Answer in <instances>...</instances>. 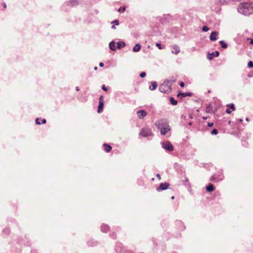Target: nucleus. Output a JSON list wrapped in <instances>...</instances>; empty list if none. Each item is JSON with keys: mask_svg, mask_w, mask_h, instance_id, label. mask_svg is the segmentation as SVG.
<instances>
[{"mask_svg": "<svg viewBox=\"0 0 253 253\" xmlns=\"http://www.w3.org/2000/svg\"><path fill=\"white\" fill-rule=\"evenodd\" d=\"M118 48H121L125 46V43L123 42H119L117 43Z\"/></svg>", "mask_w": 253, "mask_h": 253, "instance_id": "21", "label": "nucleus"}, {"mask_svg": "<svg viewBox=\"0 0 253 253\" xmlns=\"http://www.w3.org/2000/svg\"><path fill=\"white\" fill-rule=\"evenodd\" d=\"M156 45L160 49H162L165 48L164 46H162V45L159 43H157Z\"/></svg>", "mask_w": 253, "mask_h": 253, "instance_id": "24", "label": "nucleus"}, {"mask_svg": "<svg viewBox=\"0 0 253 253\" xmlns=\"http://www.w3.org/2000/svg\"><path fill=\"white\" fill-rule=\"evenodd\" d=\"M211 133L212 135H216V134H217L218 133V130L216 129H213L211 131Z\"/></svg>", "mask_w": 253, "mask_h": 253, "instance_id": "26", "label": "nucleus"}, {"mask_svg": "<svg viewBox=\"0 0 253 253\" xmlns=\"http://www.w3.org/2000/svg\"><path fill=\"white\" fill-rule=\"evenodd\" d=\"M218 33L216 32H212L210 37V40L212 41H215L217 40Z\"/></svg>", "mask_w": 253, "mask_h": 253, "instance_id": "14", "label": "nucleus"}, {"mask_svg": "<svg viewBox=\"0 0 253 253\" xmlns=\"http://www.w3.org/2000/svg\"><path fill=\"white\" fill-rule=\"evenodd\" d=\"M170 102H171V103L172 104V105H176L177 104V101H176L175 100H174L173 98H170Z\"/></svg>", "mask_w": 253, "mask_h": 253, "instance_id": "25", "label": "nucleus"}, {"mask_svg": "<svg viewBox=\"0 0 253 253\" xmlns=\"http://www.w3.org/2000/svg\"><path fill=\"white\" fill-rule=\"evenodd\" d=\"M103 148H104V150L106 152H109L112 149V147L110 145L106 144H104L103 145Z\"/></svg>", "mask_w": 253, "mask_h": 253, "instance_id": "16", "label": "nucleus"}, {"mask_svg": "<svg viewBox=\"0 0 253 253\" xmlns=\"http://www.w3.org/2000/svg\"><path fill=\"white\" fill-rule=\"evenodd\" d=\"M141 48V46L139 44H136L133 48V50L134 52H138L140 50Z\"/></svg>", "mask_w": 253, "mask_h": 253, "instance_id": "19", "label": "nucleus"}, {"mask_svg": "<svg viewBox=\"0 0 253 253\" xmlns=\"http://www.w3.org/2000/svg\"><path fill=\"white\" fill-rule=\"evenodd\" d=\"M173 50L171 52L175 54H177L180 52V48L177 45H174L172 46Z\"/></svg>", "mask_w": 253, "mask_h": 253, "instance_id": "13", "label": "nucleus"}, {"mask_svg": "<svg viewBox=\"0 0 253 253\" xmlns=\"http://www.w3.org/2000/svg\"><path fill=\"white\" fill-rule=\"evenodd\" d=\"M175 80L176 79L173 77L169 80H166L163 84L160 85L159 87V90L160 91L166 93L170 92L171 90V83L172 82H174Z\"/></svg>", "mask_w": 253, "mask_h": 253, "instance_id": "2", "label": "nucleus"}, {"mask_svg": "<svg viewBox=\"0 0 253 253\" xmlns=\"http://www.w3.org/2000/svg\"><path fill=\"white\" fill-rule=\"evenodd\" d=\"M220 43L222 47L224 48H226L227 47V44L223 41H220Z\"/></svg>", "mask_w": 253, "mask_h": 253, "instance_id": "23", "label": "nucleus"}, {"mask_svg": "<svg viewBox=\"0 0 253 253\" xmlns=\"http://www.w3.org/2000/svg\"><path fill=\"white\" fill-rule=\"evenodd\" d=\"M202 30L204 32H207L208 31H209V29L207 26H204L202 28Z\"/></svg>", "mask_w": 253, "mask_h": 253, "instance_id": "29", "label": "nucleus"}, {"mask_svg": "<svg viewBox=\"0 0 253 253\" xmlns=\"http://www.w3.org/2000/svg\"><path fill=\"white\" fill-rule=\"evenodd\" d=\"M113 23H114L116 25H119V20H115V21L113 22Z\"/></svg>", "mask_w": 253, "mask_h": 253, "instance_id": "35", "label": "nucleus"}, {"mask_svg": "<svg viewBox=\"0 0 253 253\" xmlns=\"http://www.w3.org/2000/svg\"><path fill=\"white\" fill-rule=\"evenodd\" d=\"M180 85L181 87H183L184 86V83L183 82H181L180 83Z\"/></svg>", "mask_w": 253, "mask_h": 253, "instance_id": "37", "label": "nucleus"}, {"mask_svg": "<svg viewBox=\"0 0 253 253\" xmlns=\"http://www.w3.org/2000/svg\"><path fill=\"white\" fill-rule=\"evenodd\" d=\"M169 184L168 183H161L159 187L157 188V191L164 190L168 188Z\"/></svg>", "mask_w": 253, "mask_h": 253, "instance_id": "11", "label": "nucleus"}, {"mask_svg": "<svg viewBox=\"0 0 253 253\" xmlns=\"http://www.w3.org/2000/svg\"><path fill=\"white\" fill-rule=\"evenodd\" d=\"M112 28H115V26H114V25H113V26H112Z\"/></svg>", "mask_w": 253, "mask_h": 253, "instance_id": "44", "label": "nucleus"}, {"mask_svg": "<svg viewBox=\"0 0 253 253\" xmlns=\"http://www.w3.org/2000/svg\"><path fill=\"white\" fill-rule=\"evenodd\" d=\"M97 69V67H94V70H96Z\"/></svg>", "mask_w": 253, "mask_h": 253, "instance_id": "43", "label": "nucleus"}, {"mask_svg": "<svg viewBox=\"0 0 253 253\" xmlns=\"http://www.w3.org/2000/svg\"><path fill=\"white\" fill-rule=\"evenodd\" d=\"M79 2L77 0H70L66 2V5L69 7L77 6Z\"/></svg>", "mask_w": 253, "mask_h": 253, "instance_id": "8", "label": "nucleus"}, {"mask_svg": "<svg viewBox=\"0 0 253 253\" xmlns=\"http://www.w3.org/2000/svg\"><path fill=\"white\" fill-rule=\"evenodd\" d=\"M219 55V53L218 51H216L212 53H208V58L209 60H211L214 57H218Z\"/></svg>", "mask_w": 253, "mask_h": 253, "instance_id": "9", "label": "nucleus"}, {"mask_svg": "<svg viewBox=\"0 0 253 253\" xmlns=\"http://www.w3.org/2000/svg\"><path fill=\"white\" fill-rule=\"evenodd\" d=\"M151 85L149 86V89L150 90H155L157 87V84L156 82H151Z\"/></svg>", "mask_w": 253, "mask_h": 253, "instance_id": "17", "label": "nucleus"}, {"mask_svg": "<svg viewBox=\"0 0 253 253\" xmlns=\"http://www.w3.org/2000/svg\"><path fill=\"white\" fill-rule=\"evenodd\" d=\"M140 76L141 77V78H144L146 76V73L145 72H142L140 74Z\"/></svg>", "mask_w": 253, "mask_h": 253, "instance_id": "31", "label": "nucleus"}, {"mask_svg": "<svg viewBox=\"0 0 253 253\" xmlns=\"http://www.w3.org/2000/svg\"><path fill=\"white\" fill-rule=\"evenodd\" d=\"M42 124H45L46 123V120L45 119H43L42 120Z\"/></svg>", "mask_w": 253, "mask_h": 253, "instance_id": "39", "label": "nucleus"}, {"mask_svg": "<svg viewBox=\"0 0 253 253\" xmlns=\"http://www.w3.org/2000/svg\"><path fill=\"white\" fill-rule=\"evenodd\" d=\"M224 178V176L222 173L219 172V174H215L211 176L210 179V180L211 181L217 182H219L222 180H223Z\"/></svg>", "mask_w": 253, "mask_h": 253, "instance_id": "4", "label": "nucleus"}, {"mask_svg": "<svg viewBox=\"0 0 253 253\" xmlns=\"http://www.w3.org/2000/svg\"><path fill=\"white\" fill-rule=\"evenodd\" d=\"M99 66H100V67H103V66H104V63H102V62L100 63V64H99Z\"/></svg>", "mask_w": 253, "mask_h": 253, "instance_id": "40", "label": "nucleus"}, {"mask_svg": "<svg viewBox=\"0 0 253 253\" xmlns=\"http://www.w3.org/2000/svg\"><path fill=\"white\" fill-rule=\"evenodd\" d=\"M211 109L210 106H208L207 108H206V112L207 113H210V110Z\"/></svg>", "mask_w": 253, "mask_h": 253, "instance_id": "30", "label": "nucleus"}, {"mask_svg": "<svg viewBox=\"0 0 253 253\" xmlns=\"http://www.w3.org/2000/svg\"><path fill=\"white\" fill-rule=\"evenodd\" d=\"M155 125L158 129H160L161 133L163 135L166 134L170 130L169 126L165 120H160L156 122Z\"/></svg>", "mask_w": 253, "mask_h": 253, "instance_id": "3", "label": "nucleus"}, {"mask_svg": "<svg viewBox=\"0 0 253 253\" xmlns=\"http://www.w3.org/2000/svg\"><path fill=\"white\" fill-rule=\"evenodd\" d=\"M156 176H157V177L159 179H161V176H160V175L159 174H157L156 175Z\"/></svg>", "mask_w": 253, "mask_h": 253, "instance_id": "38", "label": "nucleus"}, {"mask_svg": "<svg viewBox=\"0 0 253 253\" xmlns=\"http://www.w3.org/2000/svg\"><path fill=\"white\" fill-rule=\"evenodd\" d=\"M238 10L243 14L250 15L253 13V3L251 2L242 3L239 5Z\"/></svg>", "mask_w": 253, "mask_h": 253, "instance_id": "1", "label": "nucleus"}, {"mask_svg": "<svg viewBox=\"0 0 253 253\" xmlns=\"http://www.w3.org/2000/svg\"><path fill=\"white\" fill-rule=\"evenodd\" d=\"M36 122L37 124H38V125H40L41 124L40 119L39 118L36 119Z\"/></svg>", "mask_w": 253, "mask_h": 253, "instance_id": "33", "label": "nucleus"}, {"mask_svg": "<svg viewBox=\"0 0 253 253\" xmlns=\"http://www.w3.org/2000/svg\"><path fill=\"white\" fill-rule=\"evenodd\" d=\"M110 49L115 51L116 50V43L114 42H112L109 44Z\"/></svg>", "mask_w": 253, "mask_h": 253, "instance_id": "18", "label": "nucleus"}, {"mask_svg": "<svg viewBox=\"0 0 253 253\" xmlns=\"http://www.w3.org/2000/svg\"><path fill=\"white\" fill-rule=\"evenodd\" d=\"M126 10V7H121L118 9V11L120 12H124Z\"/></svg>", "mask_w": 253, "mask_h": 253, "instance_id": "27", "label": "nucleus"}, {"mask_svg": "<svg viewBox=\"0 0 253 253\" xmlns=\"http://www.w3.org/2000/svg\"><path fill=\"white\" fill-rule=\"evenodd\" d=\"M99 103L98 107V113H100L102 112L103 110V106H104V100H103V96H101L99 97Z\"/></svg>", "mask_w": 253, "mask_h": 253, "instance_id": "7", "label": "nucleus"}, {"mask_svg": "<svg viewBox=\"0 0 253 253\" xmlns=\"http://www.w3.org/2000/svg\"><path fill=\"white\" fill-rule=\"evenodd\" d=\"M147 113L144 110H139L137 112V115L139 119H142L147 115Z\"/></svg>", "mask_w": 253, "mask_h": 253, "instance_id": "12", "label": "nucleus"}, {"mask_svg": "<svg viewBox=\"0 0 253 253\" xmlns=\"http://www.w3.org/2000/svg\"><path fill=\"white\" fill-rule=\"evenodd\" d=\"M203 119L205 120V119H207V118L204 117Z\"/></svg>", "mask_w": 253, "mask_h": 253, "instance_id": "46", "label": "nucleus"}, {"mask_svg": "<svg viewBox=\"0 0 253 253\" xmlns=\"http://www.w3.org/2000/svg\"><path fill=\"white\" fill-rule=\"evenodd\" d=\"M248 66L249 68L253 67V62L252 61H250L248 64Z\"/></svg>", "mask_w": 253, "mask_h": 253, "instance_id": "28", "label": "nucleus"}, {"mask_svg": "<svg viewBox=\"0 0 253 253\" xmlns=\"http://www.w3.org/2000/svg\"><path fill=\"white\" fill-rule=\"evenodd\" d=\"M213 125V124L212 123H209L208 124V126L210 127L212 126Z\"/></svg>", "mask_w": 253, "mask_h": 253, "instance_id": "36", "label": "nucleus"}, {"mask_svg": "<svg viewBox=\"0 0 253 253\" xmlns=\"http://www.w3.org/2000/svg\"><path fill=\"white\" fill-rule=\"evenodd\" d=\"M227 109L226 112L227 114H230L232 111L235 110V106L233 104H230L227 105Z\"/></svg>", "mask_w": 253, "mask_h": 253, "instance_id": "10", "label": "nucleus"}, {"mask_svg": "<svg viewBox=\"0 0 253 253\" xmlns=\"http://www.w3.org/2000/svg\"><path fill=\"white\" fill-rule=\"evenodd\" d=\"M250 43L253 44V39L251 40Z\"/></svg>", "mask_w": 253, "mask_h": 253, "instance_id": "41", "label": "nucleus"}, {"mask_svg": "<svg viewBox=\"0 0 253 253\" xmlns=\"http://www.w3.org/2000/svg\"><path fill=\"white\" fill-rule=\"evenodd\" d=\"M140 134L143 137H147L152 135L151 130L147 127H144L142 128Z\"/></svg>", "mask_w": 253, "mask_h": 253, "instance_id": "5", "label": "nucleus"}, {"mask_svg": "<svg viewBox=\"0 0 253 253\" xmlns=\"http://www.w3.org/2000/svg\"><path fill=\"white\" fill-rule=\"evenodd\" d=\"M174 198V196H172V197H171V199H173Z\"/></svg>", "mask_w": 253, "mask_h": 253, "instance_id": "45", "label": "nucleus"}, {"mask_svg": "<svg viewBox=\"0 0 253 253\" xmlns=\"http://www.w3.org/2000/svg\"><path fill=\"white\" fill-rule=\"evenodd\" d=\"M101 230L104 232H107L109 230V227L107 225H103L101 227Z\"/></svg>", "mask_w": 253, "mask_h": 253, "instance_id": "22", "label": "nucleus"}, {"mask_svg": "<svg viewBox=\"0 0 253 253\" xmlns=\"http://www.w3.org/2000/svg\"><path fill=\"white\" fill-rule=\"evenodd\" d=\"M178 96H181V97H185L186 96H191V93H179Z\"/></svg>", "mask_w": 253, "mask_h": 253, "instance_id": "20", "label": "nucleus"}, {"mask_svg": "<svg viewBox=\"0 0 253 253\" xmlns=\"http://www.w3.org/2000/svg\"><path fill=\"white\" fill-rule=\"evenodd\" d=\"M102 89L105 91H107V87L104 85H103L102 86Z\"/></svg>", "mask_w": 253, "mask_h": 253, "instance_id": "34", "label": "nucleus"}, {"mask_svg": "<svg viewBox=\"0 0 253 253\" xmlns=\"http://www.w3.org/2000/svg\"><path fill=\"white\" fill-rule=\"evenodd\" d=\"M215 189V187L212 184H209L206 187V190L208 192H211L214 191Z\"/></svg>", "mask_w": 253, "mask_h": 253, "instance_id": "15", "label": "nucleus"}, {"mask_svg": "<svg viewBox=\"0 0 253 253\" xmlns=\"http://www.w3.org/2000/svg\"><path fill=\"white\" fill-rule=\"evenodd\" d=\"M76 90H77V91L79 90V87H76Z\"/></svg>", "mask_w": 253, "mask_h": 253, "instance_id": "42", "label": "nucleus"}, {"mask_svg": "<svg viewBox=\"0 0 253 253\" xmlns=\"http://www.w3.org/2000/svg\"><path fill=\"white\" fill-rule=\"evenodd\" d=\"M230 123H231V122H230V121H229L228 124H230Z\"/></svg>", "mask_w": 253, "mask_h": 253, "instance_id": "47", "label": "nucleus"}, {"mask_svg": "<svg viewBox=\"0 0 253 253\" xmlns=\"http://www.w3.org/2000/svg\"><path fill=\"white\" fill-rule=\"evenodd\" d=\"M163 147L169 151H172L173 150L172 144L169 141L164 142L163 143Z\"/></svg>", "mask_w": 253, "mask_h": 253, "instance_id": "6", "label": "nucleus"}, {"mask_svg": "<svg viewBox=\"0 0 253 253\" xmlns=\"http://www.w3.org/2000/svg\"><path fill=\"white\" fill-rule=\"evenodd\" d=\"M36 122L37 124H38V125H40L41 124L40 119L39 118L36 119Z\"/></svg>", "mask_w": 253, "mask_h": 253, "instance_id": "32", "label": "nucleus"}]
</instances>
